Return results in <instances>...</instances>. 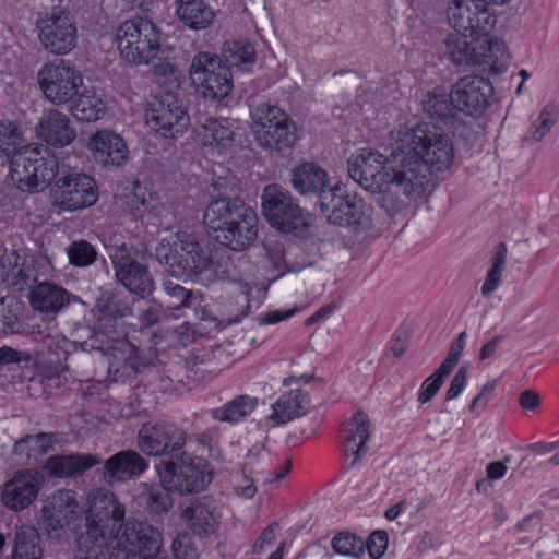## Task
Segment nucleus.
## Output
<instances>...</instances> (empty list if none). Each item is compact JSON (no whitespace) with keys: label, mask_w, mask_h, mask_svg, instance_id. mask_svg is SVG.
Returning <instances> with one entry per match:
<instances>
[{"label":"nucleus","mask_w":559,"mask_h":559,"mask_svg":"<svg viewBox=\"0 0 559 559\" xmlns=\"http://www.w3.org/2000/svg\"><path fill=\"white\" fill-rule=\"evenodd\" d=\"M155 255L165 271L179 280L192 278L203 285L233 278L228 259L214 261L210 250L190 235L164 238L155 249Z\"/></svg>","instance_id":"f257e3e1"},{"label":"nucleus","mask_w":559,"mask_h":559,"mask_svg":"<svg viewBox=\"0 0 559 559\" xmlns=\"http://www.w3.org/2000/svg\"><path fill=\"white\" fill-rule=\"evenodd\" d=\"M204 224L213 238L234 251L247 249L258 236V216L239 198L213 200L203 214Z\"/></svg>","instance_id":"f03ea898"},{"label":"nucleus","mask_w":559,"mask_h":559,"mask_svg":"<svg viewBox=\"0 0 559 559\" xmlns=\"http://www.w3.org/2000/svg\"><path fill=\"white\" fill-rule=\"evenodd\" d=\"M386 169L390 170L388 189L380 202L389 213L405 210L426 192L430 168L420 157L402 147L400 143L388 156Z\"/></svg>","instance_id":"7ed1b4c3"},{"label":"nucleus","mask_w":559,"mask_h":559,"mask_svg":"<svg viewBox=\"0 0 559 559\" xmlns=\"http://www.w3.org/2000/svg\"><path fill=\"white\" fill-rule=\"evenodd\" d=\"M399 143L420 157L429 168L435 167L438 171L448 168L454 157L450 136L435 122H421L400 131Z\"/></svg>","instance_id":"20e7f679"},{"label":"nucleus","mask_w":559,"mask_h":559,"mask_svg":"<svg viewBox=\"0 0 559 559\" xmlns=\"http://www.w3.org/2000/svg\"><path fill=\"white\" fill-rule=\"evenodd\" d=\"M58 170V158L47 148L25 146L11 158L10 176L21 191L35 193L45 190Z\"/></svg>","instance_id":"39448f33"},{"label":"nucleus","mask_w":559,"mask_h":559,"mask_svg":"<svg viewBox=\"0 0 559 559\" xmlns=\"http://www.w3.org/2000/svg\"><path fill=\"white\" fill-rule=\"evenodd\" d=\"M120 56L128 62L148 64L160 50V33L148 19L136 16L124 21L116 31Z\"/></svg>","instance_id":"423d86ee"},{"label":"nucleus","mask_w":559,"mask_h":559,"mask_svg":"<svg viewBox=\"0 0 559 559\" xmlns=\"http://www.w3.org/2000/svg\"><path fill=\"white\" fill-rule=\"evenodd\" d=\"M162 486L180 495H192L204 490L213 479L206 460L181 452L177 459L157 465Z\"/></svg>","instance_id":"0eeeda50"},{"label":"nucleus","mask_w":559,"mask_h":559,"mask_svg":"<svg viewBox=\"0 0 559 559\" xmlns=\"http://www.w3.org/2000/svg\"><path fill=\"white\" fill-rule=\"evenodd\" d=\"M262 213L277 230L299 237L310 226V215L299 206L289 191L280 185H269L262 193Z\"/></svg>","instance_id":"6e6552de"},{"label":"nucleus","mask_w":559,"mask_h":559,"mask_svg":"<svg viewBox=\"0 0 559 559\" xmlns=\"http://www.w3.org/2000/svg\"><path fill=\"white\" fill-rule=\"evenodd\" d=\"M320 209L334 225L354 226L362 230L372 226L370 205L357 194L346 193L338 185L321 192Z\"/></svg>","instance_id":"1a4fd4ad"},{"label":"nucleus","mask_w":559,"mask_h":559,"mask_svg":"<svg viewBox=\"0 0 559 559\" xmlns=\"http://www.w3.org/2000/svg\"><path fill=\"white\" fill-rule=\"evenodd\" d=\"M189 73L195 91L205 99L219 102L233 90L231 71L216 55L204 51L197 53L191 60Z\"/></svg>","instance_id":"9d476101"},{"label":"nucleus","mask_w":559,"mask_h":559,"mask_svg":"<svg viewBox=\"0 0 559 559\" xmlns=\"http://www.w3.org/2000/svg\"><path fill=\"white\" fill-rule=\"evenodd\" d=\"M109 257L117 282L141 299L150 297L154 289V278L148 266L141 262L139 252L132 246L122 242L112 247Z\"/></svg>","instance_id":"9b49d317"},{"label":"nucleus","mask_w":559,"mask_h":559,"mask_svg":"<svg viewBox=\"0 0 559 559\" xmlns=\"http://www.w3.org/2000/svg\"><path fill=\"white\" fill-rule=\"evenodd\" d=\"M254 116V136L262 147L281 152L294 145L296 127L285 111L263 103L257 107Z\"/></svg>","instance_id":"f8f14e48"},{"label":"nucleus","mask_w":559,"mask_h":559,"mask_svg":"<svg viewBox=\"0 0 559 559\" xmlns=\"http://www.w3.org/2000/svg\"><path fill=\"white\" fill-rule=\"evenodd\" d=\"M41 46L55 55H66L76 45L78 29L70 11L53 7L36 23Z\"/></svg>","instance_id":"ddd939ff"},{"label":"nucleus","mask_w":559,"mask_h":559,"mask_svg":"<svg viewBox=\"0 0 559 559\" xmlns=\"http://www.w3.org/2000/svg\"><path fill=\"white\" fill-rule=\"evenodd\" d=\"M447 19L456 33L475 38L487 36L496 23L487 4L478 0H450Z\"/></svg>","instance_id":"4468645a"},{"label":"nucleus","mask_w":559,"mask_h":559,"mask_svg":"<svg viewBox=\"0 0 559 559\" xmlns=\"http://www.w3.org/2000/svg\"><path fill=\"white\" fill-rule=\"evenodd\" d=\"M187 431L175 423L148 421L138 432V448L147 456H170L183 449Z\"/></svg>","instance_id":"2eb2a0df"},{"label":"nucleus","mask_w":559,"mask_h":559,"mask_svg":"<svg viewBox=\"0 0 559 559\" xmlns=\"http://www.w3.org/2000/svg\"><path fill=\"white\" fill-rule=\"evenodd\" d=\"M51 200L62 211H78L98 200L95 180L83 173H69L58 178L51 188Z\"/></svg>","instance_id":"dca6fc26"},{"label":"nucleus","mask_w":559,"mask_h":559,"mask_svg":"<svg viewBox=\"0 0 559 559\" xmlns=\"http://www.w3.org/2000/svg\"><path fill=\"white\" fill-rule=\"evenodd\" d=\"M38 84L48 100L62 105L78 94L82 76L69 63L59 59L41 67L38 71Z\"/></svg>","instance_id":"f3484780"},{"label":"nucleus","mask_w":559,"mask_h":559,"mask_svg":"<svg viewBox=\"0 0 559 559\" xmlns=\"http://www.w3.org/2000/svg\"><path fill=\"white\" fill-rule=\"evenodd\" d=\"M388 157L369 150H362L360 154L352 156L347 162L349 177L371 193H380L382 197L388 189L390 170L386 169Z\"/></svg>","instance_id":"a211bd4d"},{"label":"nucleus","mask_w":559,"mask_h":559,"mask_svg":"<svg viewBox=\"0 0 559 559\" xmlns=\"http://www.w3.org/2000/svg\"><path fill=\"white\" fill-rule=\"evenodd\" d=\"M147 123L162 136L176 138L187 130L190 118L175 94L163 93L152 103Z\"/></svg>","instance_id":"6ab92c4d"},{"label":"nucleus","mask_w":559,"mask_h":559,"mask_svg":"<svg viewBox=\"0 0 559 559\" xmlns=\"http://www.w3.org/2000/svg\"><path fill=\"white\" fill-rule=\"evenodd\" d=\"M119 540L127 559H152L160 552V533L143 522H127Z\"/></svg>","instance_id":"aec40b11"},{"label":"nucleus","mask_w":559,"mask_h":559,"mask_svg":"<svg viewBox=\"0 0 559 559\" xmlns=\"http://www.w3.org/2000/svg\"><path fill=\"white\" fill-rule=\"evenodd\" d=\"M492 91L489 80L477 75H466L453 85L451 99L459 111L466 115H478L487 108Z\"/></svg>","instance_id":"412c9836"},{"label":"nucleus","mask_w":559,"mask_h":559,"mask_svg":"<svg viewBox=\"0 0 559 559\" xmlns=\"http://www.w3.org/2000/svg\"><path fill=\"white\" fill-rule=\"evenodd\" d=\"M86 522L90 526L115 527L120 531L126 514L124 506L109 490L95 489L88 493Z\"/></svg>","instance_id":"4be33fe9"},{"label":"nucleus","mask_w":559,"mask_h":559,"mask_svg":"<svg viewBox=\"0 0 559 559\" xmlns=\"http://www.w3.org/2000/svg\"><path fill=\"white\" fill-rule=\"evenodd\" d=\"M78 508L75 493L71 490H58L41 509V528L51 537H59L70 523Z\"/></svg>","instance_id":"5701e85b"},{"label":"nucleus","mask_w":559,"mask_h":559,"mask_svg":"<svg viewBox=\"0 0 559 559\" xmlns=\"http://www.w3.org/2000/svg\"><path fill=\"white\" fill-rule=\"evenodd\" d=\"M108 377L114 382H123L139 371L140 356L138 348L124 338H115L105 353Z\"/></svg>","instance_id":"b1692460"},{"label":"nucleus","mask_w":559,"mask_h":559,"mask_svg":"<svg viewBox=\"0 0 559 559\" xmlns=\"http://www.w3.org/2000/svg\"><path fill=\"white\" fill-rule=\"evenodd\" d=\"M82 559H115L121 547L119 531L115 527H100L87 525L86 535L80 540Z\"/></svg>","instance_id":"393cba45"},{"label":"nucleus","mask_w":559,"mask_h":559,"mask_svg":"<svg viewBox=\"0 0 559 559\" xmlns=\"http://www.w3.org/2000/svg\"><path fill=\"white\" fill-rule=\"evenodd\" d=\"M28 299L34 310L52 317L67 308L71 301L80 300L78 296L71 295L62 286L49 281L38 282L33 286Z\"/></svg>","instance_id":"a878e982"},{"label":"nucleus","mask_w":559,"mask_h":559,"mask_svg":"<svg viewBox=\"0 0 559 559\" xmlns=\"http://www.w3.org/2000/svg\"><path fill=\"white\" fill-rule=\"evenodd\" d=\"M96 163L105 168H117L128 159V147L124 140L117 133L103 130L93 134L88 142Z\"/></svg>","instance_id":"bb28decb"},{"label":"nucleus","mask_w":559,"mask_h":559,"mask_svg":"<svg viewBox=\"0 0 559 559\" xmlns=\"http://www.w3.org/2000/svg\"><path fill=\"white\" fill-rule=\"evenodd\" d=\"M39 488L40 479L36 473L20 472L4 484L1 499L7 508L21 511L33 503Z\"/></svg>","instance_id":"cd10ccee"},{"label":"nucleus","mask_w":559,"mask_h":559,"mask_svg":"<svg viewBox=\"0 0 559 559\" xmlns=\"http://www.w3.org/2000/svg\"><path fill=\"white\" fill-rule=\"evenodd\" d=\"M148 468L147 461L141 453L133 450H122L104 464V478L108 483L127 481L139 477Z\"/></svg>","instance_id":"c85d7f7f"},{"label":"nucleus","mask_w":559,"mask_h":559,"mask_svg":"<svg viewBox=\"0 0 559 559\" xmlns=\"http://www.w3.org/2000/svg\"><path fill=\"white\" fill-rule=\"evenodd\" d=\"M36 134L38 139L56 147L71 144L76 136L67 115L56 109L44 112L36 127Z\"/></svg>","instance_id":"c756f323"},{"label":"nucleus","mask_w":559,"mask_h":559,"mask_svg":"<svg viewBox=\"0 0 559 559\" xmlns=\"http://www.w3.org/2000/svg\"><path fill=\"white\" fill-rule=\"evenodd\" d=\"M182 518L191 531L200 537L214 534L218 526L216 504L210 497L195 499L183 510Z\"/></svg>","instance_id":"7c9ffc66"},{"label":"nucleus","mask_w":559,"mask_h":559,"mask_svg":"<svg viewBox=\"0 0 559 559\" xmlns=\"http://www.w3.org/2000/svg\"><path fill=\"white\" fill-rule=\"evenodd\" d=\"M203 142L218 153L231 150L241 141V128L233 119H207L203 124Z\"/></svg>","instance_id":"2f4dec72"},{"label":"nucleus","mask_w":559,"mask_h":559,"mask_svg":"<svg viewBox=\"0 0 559 559\" xmlns=\"http://www.w3.org/2000/svg\"><path fill=\"white\" fill-rule=\"evenodd\" d=\"M371 423L367 414L364 412H356L353 417L346 421L344 426L345 435V452L353 454L354 460L350 467L365 455L368 451L367 442L371 436Z\"/></svg>","instance_id":"473e14b6"},{"label":"nucleus","mask_w":559,"mask_h":559,"mask_svg":"<svg viewBox=\"0 0 559 559\" xmlns=\"http://www.w3.org/2000/svg\"><path fill=\"white\" fill-rule=\"evenodd\" d=\"M97 329L116 332L117 321L132 314L129 302L117 295L105 292L95 305Z\"/></svg>","instance_id":"72a5a7b5"},{"label":"nucleus","mask_w":559,"mask_h":559,"mask_svg":"<svg viewBox=\"0 0 559 559\" xmlns=\"http://www.w3.org/2000/svg\"><path fill=\"white\" fill-rule=\"evenodd\" d=\"M1 267L2 282L16 292H23L35 281L33 264L14 251L1 259Z\"/></svg>","instance_id":"f704fd0d"},{"label":"nucleus","mask_w":559,"mask_h":559,"mask_svg":"<svg viewBox=\"0 0 559 559\" xmlns=\"http://www.w3.org/2000/svg\"><path fill=\"white\" fill-rule=\"evenodd\" d=\"M100 459L93 454L57 455L48 460L46 468L51 476L75 477L98 465Z\"/></svg>","instance_id":"c9c22d12"},{"label":"nucleus","mask_w":559,"mask_h":559,"mask_svg":"<svg viewBox=\"0 0 559 559\" xmlns=\"http://www.w3.org/2000/svg\"><path fill=\"white\" fill-rule=\"evenodd\" d=\"M309 406V396L301 390H292L283 394L273 405L272 419L277 425H283L294 418L304 416Z\"/></svg>","instance_id":"e433bc0d"},{"label":"nucleus","mask_w":559,"mask_h":559,"mask_svg":"<svg viewBox=\"0 0 559 559\" xmlns=\"http://www.w3.org/2000/svg\"><path fill=\"white\" fill-rule=\"evenodd\" d=\"M292 183L299 193H319L320 198L328 190V174L314 163H304L292 170Z\"/></svg>","instance_id":"4c0bfd02"},{"label":"nucleus","mask_w":559,"mask_h":559,"mask_svg":"<svg viewBox=\"0 0 559 559\" xmlns=\"http://www.w3.org/2000/svg\"><path fill=\"white\" fill-rule=\"evenodd\" d=\"M180 21L191 29L200 31L211 26L215 12L204 0H176Z\"/></svg>","instance_id":"58836bf2"},{"label":"nucleus","mask_w":559,"mask_h":559,"mask_svg":"<svg viewBox=\"0 0 559 559\" xmlns=\"http://www.w3.org/2000/svg\"><path fill=\"white\" fill-rule=\"evenodd\" d=\"M44 550L36 527L22 525L15 532L12 550L4 559H43Z\"/></svg>","instance_id":"ea45409f"},{"label":"nucleus","mask_w":559,"mask_h":559,"mask_svg":"<svg viewBox=\"0 0 559 559\" xmlns=\"http://www.w3.org/2000/svg\"><path fill=\"white\" fill-rule=\"evenodd\" d=\"M476 49L477 55H480L477 64H487L495 72H502L510 60L506 43L497 37L491 39L477 37Z\"/></svg>","instance_id":"a19ab883"},{"label":"nucleus","mask_w":559,"mask_h":559,"mask_svg":"<svg viewBox=\"0 0 559 559\" xmlns=\"http://www.w3.org/2000/svg\"><path fill=\"white\" fill-rule=\"evenodd\" d=\"M223 64L240 70H249L255 63V49L248 43L242 40L226 41L223 45L221 56Z\"/></svg>","instance_id":"79ce46f5"},{"label":"nucleus","mask_w":559,"mask_h":559,"mask_svg":"<svg viewBox=\"0 0 559 559\" xmlns=\"http://www.w3.org/2000/svg\"><path fill=\"white\" fill-rule=\"evenodd\" d=\"M461 34H450L444 41V55L455 64H477L479 56L476 49V39L467 41Z\"/></svg>","instance_id":"37998d69"},{"label":"nucleus","mask_w":559,"mask_h":559,"mask_svg":"<svg viewBox=\"0 0 559 559\" xmlns=\"http://www.w3.org/2000/svg\"><path fill=\"white\" fill-rule=\"evenodd\" d=\"M257 404L258 400L255 397L242 394L221 407L211 409L210 414L215 420L234 424L250 415Z\"/></svg>","instance_id":"c03bdc74"},{"label":"nucleus","mask_w":559,"mask_h":559,"mask_svg":"<svg viewBox=\"0 0 559 559\" xmlns=\"http://www.w3.org/2000/svg\"><path fill=\"white\" fill-rule=\"evenodd\" d=\"M558 116L559 106L554 102L547 103L528 128L523 142L533 144L542 141L557 123Z\"/></svg>","instance_id":"a18cd8bd"},{"label":"nucleus","mask_w":559,"mask_h":559,"mask_svg":"<svg viewBox=\"0 0 559 559\" xmlns=\"http://www.w3.org/2000/svg\"><path fill=\"white\" fill-rule=\"evenodd\" d=\"M24 134L21 126L12 120H0V158L9 159L23 151Z\"/></svg>","instance_id":"49530a36"},{"label":"nucleus","mask_w":559,"mask_h":559,"mask_svg":"<svg viewBox=\"0 0 559 559\" xmlns=\"http://www.w3.org/2000/svg\"><path fill=\"white\" fill-rule=\"evenodd\" d=\"M423 110L436 121L451 124L454 118V109L451 95L427 93L421 100Z\"/></svg>","instance_id":"de8ad7c7"},{"label":"nucleus","mask_w":559,"mask_h":559,"mask_svg":"<svg viewBox=\"0 0 559 559\" xmlns=\"http://www.w3.org/2000/svg\"><path fill=\"white\" fill-rule=\"evenodd\" d=\"M139 487L140 503L144 504L148 512L158 514L167 512L171 508L173 500L165 486L141 483Z\"/></svg>","instance_id":"09e8293b"},{"label":"nucleus","mask_w":559,"mask_h":559,"mask_svg":"<svg viewBox=\"0 0 559 559\" xmlns=\"http://www.w3.org/2000/svg\"><path fill=\"white\" fill-rule=\"evenodd\" d=\"M103 99L95 94L83 93L72 106V114L78 120L96 121L105 114Z\"/></svg>","instance_id":"8fccbe9b"},{"label":"nucleus","mask_w":559,"mask_h":559,"mask_svg":"<svg viewBox=\"0 0 559 559\" xmlns=\"http://www.w3.org/2000/svg\"><path fill=\"white\" fill-rule=\"evenodd\" d=\"M164 290L170 300V307L176 310L180 309H194L201 305V295L187 289L183 286L166 281L163 284Z\"/></svg>","instance_id":"3c124183"},{"label":"nucleus","mask_w":559,"mask_h":559,"mask_svg":"<svg viewBox=\"0 0 559 559\" xmlns=\"http://www.w3.org/2000/svg\"><path fill=\"white\" fill-rule=\"evenodd\" d=\"M507 253L508 249L506 243L500 242L496 247V251L490 259L491 266L481 286V295L484 297L489 296L498 288L501 281L502 272L504 270Z\"/></svg>","instance_id":"603ef678"},{"label":"nucleus","mask_w":559,"mask_h":559,"mask_svg":"<svg viewBox=\"0 0 559 559\" xmlns=\"http://www.w3.org/2000/svg\"><path fill=\"white\" fill-rule=\"evenodd\" d=\"M264 251L265 257L269 259L270 263L275 269H281L282 266L286 265L293 271H299L308 265H310V262H301V263H294L289 260L288 255L285 252L284 246L281 241L274 240L272 238L265 239L264 243Z\"/></svg>","instance_id":"864d4df0"},{"label":"nucleus","mask_w":559,"mask_h":559,"mask_svg":"<svg viewBox=\"0 0 559 559\" xmlns=\"http://www.w3.org/2000/svg\"><path fill=\"white\" fill-rule=\"evenodd\" d=\"M331 545L335 552L344 556L359 558L365 551L362 538L346 532L335 535Z\"/></svg>","instance_id":"5fc2aeb1"},{"label":"nucleus","mask_w":559,"mask_h":559,"mask_svg":"<svg viewBox=\"0 0 559 559\" xmlns=\"http://www.w3.org/2000/svg\"><path fill=\"white\" fill-rule=\"evenodd\" d=\"M69 261L75 266H87L97 257L95 248L86 240L73 241L67 249Z\"/></svg>","instance_id":"6e6d98bb"},{"label":"nucleus","mask_w":559,"mask_h":559,"mask_svg":"<svg viewBox=\"0 0 559 559\" xmlns=\"http://www.w3.org/2000/svg\"><path fill=\"white\" fill-rule=\"evenodd\" d=\"M228 357L227 346L217 345L195 355V365H206L205 370L212 371L223 366Z\"/></svg>","instance_id":"4d7b16f0"},{"label":"nucleus","mask_w":559,"mask_h":559,"mask_svg":"<svg viewBox=\"0 0 559 559\" xmlns=\"http://www.w3.org/2000/svg\"><path fill=\"white\" fill-rule=\"evenodd\" d=\"M450 372H442L441 367H439L430 377H428L421 384L420 392L418 395V401L420 403H427L430 401L440 388L443 384L444 378L448 377Z\"/></svg>","instance_id":"13d9d810"},{"label":"nucleus","mask_w":559,"mask_h":559,"mask_svg":"<svg viewBox=\"0 0 559 559\" xmlns=\"http://www.w3.org/2000/svg\"><path fill=\"white\" fill-rule=\"evenodd\" d=\"M115 333L116 332H107L105 330L93 332L87 340L82 342L81 347L84 352H100L105 357V353L112 343V341L110 342L109 335Z\"/></svg>","instance_id":"bf43d9fd"},{"label":"nucleus","mask_w":559,"mask_h":559,"mask_svg":"<svg viewBox=\"0 0 559 559\" xmlns=\"http://www.w3.org/2000/svg\"><path fill=\"white\" fill-rule=\"evenodd\" d=\"M466 332L463 331L459 334L457 338L451 344L447 357L441 362L442 372H452L454 367L457 365L461 354L465 347Z\"/></svg>","instance_id":"052dcab7"},{"label":"nucleus","mask_w":559,"mask_h":559,"mask_svg":"<svg viewBox=\"0 0 559 559\" xmlns=\"http://www.w3.org/2000/svg\"><path fill=\"white\" fill-rule=\"evenodd\" d=\"M174 559H199V552L188 535L177 536L171 544Z\"/></svg>","instance_id":"680f3d73"},{"label":"nucleus","mask_w":559,"mask_h":559,"mask_svg":"<svg viewBox=\"0 0 559 559\" xmlns=\"http://www.w3.org/2000/svg\"><path fill=\"white\" fill-rule=\"evenodd\" d=\"M388 542L389 537L385 531H374L365 543V547H367L372 559H379L385 552Z\"/></svg>","instance_id":"e2e57ef3"},{"label":"nucleus","mask_w":559,"mask_h":559,"mask_svg":"<svg viewBox=\"0 0 559 559\" xmlns=\"http://www.w3.org/2000/svg\"><path fill=\"white\" fill-rule=\"evenodd\" d=\"M26 440L29 441V445L32 447L33 452L41 454L47 453L52 449L55 435L46 432L26 435Z\"/></svg>","instance_id":"0e129e2a"},{"label":"nucleus","mask_w":559,"mask_h":559,"mask_svg":"<svg viewBox=\"0 0 559 559\" xmlns=\"http://www.w3.org/2000/svg\"><path fill=\"white\" fill-rule=\"evenodd\" d=\"M467 373V366L463 365L459 368L451 380L449 389L447 390L445 400L450 401L460 395L466 384Z\"/></svg>","instance_id":"69168bd1"},{"label":"nucleus","mask_w":559,"mask_h":559,"mask_svg":"<svg viewBox=\"0 0 559 559\" xmlns=\"http://www.w3.org/2000/svg\"><path fill=\"white\" fill-rule=\"evenodd\" d=\"M17 324V316L4 298L0 299V333L13 331Z\"/></svg>","instance_id":"338daca9"},{"label":"nucleus","mask_w":559,"mask_h":559,"mask_svg":"<svg viewBox=\"0 0 559 559\" xmlns=\"http://www.w3.org/2000/svg\"><path fill=\"white\" fill-rule=\"evenodd\" d=\"M153 75L158 83L176 81L177 68L168 61H162L153 67Z\"/></svg>","instance_id":"774afa93"}]
</instances>
